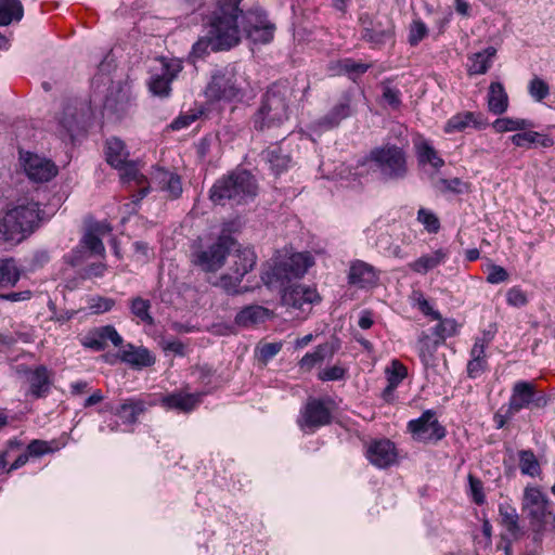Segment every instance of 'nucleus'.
Instances as JSON below:
<instances>
[{"label": "nucleus", "mask_w": 555, "mask_h": 555, "mask_svg": "<svg viewBox=\"0 0 555 555\" xmlns=\"http://www.w3.org/2000/svg\"><path fill=\"white\" fill-rule=\"evenodd\" d=\"M294 89L287 81L272 83L262 95L257 111L251 117L253 126L258 131L280 127L289 118Z\"/></svg>", "instance_id": "f03ea898"}, {"label": "nucleus", "mask_w": 555, "mask_h": 555, "mask_svg": "<svg viewBox=\"0 0 555 555\" xmlns=\"http://www.w3.org/2000/svg\"><path fill=\"white\" fill-rule=\"evenodd\" d=\"M231 266L229 273L220 278V285L228 292L234 291L243 278L254 268L256 263V255L251 248L236 247L230 250Z\"/></svg>", "instance_id": "6e6552de"}, {"label": "nucleus", "mask_w": 555, "mask_h": 555, "mask_svg": "<svg viewBox=\"0 0 555 555\" xmlns=\"http://www.w3.org/2000/svg\"><path fill=\"white\" fill-rule=\"evenodd\" d=\"M415 147L417 158L421 164H430L437 169L444 165V160L438 155V152L429 142L422 140L415 144Z\"/></svg>", "instance_id": "ea45409f"}, {"label": "nucleus", "mask_w": 555, "mask_h": 555, "mask_svg": "<svg viewBox=\"0 0 555 555\" xmlns=\"http://www.w3.org/2000/svg\"><path fill=\"white\" fill-rule=\"evenodd\" d=\"M546 398L533 383L519 380L514 384L509 398V413L517 414L522 409L542 408Z\"/></svg>", "instance_id": "9b49d317"}, {"label": "nucleus", "mask_w": 555, "mask_h": 555, "mask_svg": "<svg viewBox=\"0 0 555 555\" xmlns=\"http://www.w3.org/2000/svg\"><path fill=\"white\" fill-rule=\"evenodd\" d=\"M82 248H87L90 253L95 255H103L105 247L101 237L96 233L87 231L80 241V246L73 250L68 256V263L73 267L79 264L83 259Z\"/></svg>", "instance_id": "b1692460"}, {"label": "nucleus", "mask_w": 555, "mask_h": 555, "mask_svg": "<svg viewBox=\"0 0 555 555\" xmlns=\"http://www.w3.org/2000/svg\"><path fill=\"white\" fill-rule=\"evenodd\" d=\"M529 94L538 102L544 100L550 93L548 85L538 76H534L528 86Z\"/></svg>", "instance_id": "3c124183"}, {"label": "nucleus", "mask_w": 555, "mask_h": 555, "mask_svg": "<svg viewBox=\"0 0 555 555\" xmlns=\"http://www.w3.org/2000/svg\"><path fill=\"white\" fill-rule=\"evenodd\" d=\"M442 344L431 333L423 331L417 339V351L422 363L430 365L435 360L437 348Z\"/></svg>", "instance_id": "72a5a7b5"}, {"label": "nucleus", "mask_w": 555, "mask_h": 555, "mask_svg": "<svg viewBox=\"0 0 555 555\" xmlns=\"http://www.w3.org/2000/svg\"><path fill=\"white\" fill-rule=\"evenodd\" d=\"M246 78L234 66L217 69L206 88L208 98L216 101L241 100L245 95Z\"/></svg>", "instance_id": "0eeeda50"}, {"label": "nucleus", "mask_w": 555, "mask_h": 555, "mask_svg": "<svg viewBox=\"0 0 555 555\" xmlns=\"http://www.w3.org/2000/svg\"><path fill=\"white\" fill-rule=\"evenodd\" d=\"M21 278V271L13 258L0 260V286H14Z\"/></svg>", "instance_id": "a19ab883"}, {"label": "nucleus", "mask_w": 555, "mask_h": 555, "mask_svg": "<svg viewBox=\"0 0 555 555\" xmlns=\"http://www.w3.org/2000/svg\"><path fill=\"white\" fill-rule=\"evenodd\" d=\"M427 34L428 29L422 21H413L409 29V43L412 47L417 46L427 36Z\"/></svg>", "instance_id": "6e6d98bb"}, {"label": "nucleus", "mask_w": 555, "mask_h": 555, "mask_svg": "<svg viewBox=\"0 0 555 555\" xmlns=\"http://www.w3.org/2000/svg\"><path fill=\"white\" fill-rule=\"evenodd\" d=\"M393 28L391 20L383 15L364 26L362 37L374 47H380L393 40Z\"/></svg>", "instance_id": "6ab92c4d"}, {"label": "nucleus", "mask_w": 555, "mask_h": 555, "mask_svg": "<svg viewBox=\"0 0 555 555\" xmlns=\"http://www.w3.org/2000/svg\"><path fill=\"white\" fill-rule=\"evenodd\" d=\"M282 349V343H266L260 346V357L263 360H269L276 356Z\"/></svg>", "instance_id": "338daca9"}, {"label": "nucleus", "mask_w": 555, "mask_h": 555, "mask_svg": "<svg viewBox=\"0 0 555 555\" xmlns=\"http://www.w3.org/2000/svg\"><path fill=\"white\" fill-rule=\"evenodd\" d=\"M201 402L199 393H188L183 391L172 392L162 398L160 403L169 410H177L182 413L193 411Z\"/></svg>", "instance_id": "4be33fe9"}, {"label": "nucleus", "mask_w": 555, "mask_h": 555, "mask_svg": "<svg viewBox=\"0 0 555 555\" xmlns=\"http://www.w3.org/2000/svg\"><path fill=\"white\" fill-rule=\"evenodd\" d=\"M151 302L149 299H144L140 296L134 297L130 300L131 313L140 321L146 324H153L154 319L150 313Z\"/></svg>", "instance_id": "49530a36"}, {"label": "nucleus", "mask_w": 555, "mask_h": 555, "mask_svg": "<svg viewBox=\"0 0 555 555\" xmlns=\"http://www.w3.org/2000/svg\"><path fill=\"white\" fill-rule=\"evenodd\" d=\"M511 141L514 145L526 149L551 147L554 145V140L550 135L531 130L512 135Z\"/></svg>", "instance_id": "7c9ffc66"}, {"label": "nucleus", "mask_w": 555, "mask_h": 555, "mask_svg": "<svg viewBox=\"0 0 555 555\" xmlns=\"http://www.w3.org/2000/svg\"><path fill=\"white\" fill-rule=\"evenodd\" d=\"M507 280H508V273L503 267L496 266V264H492L490 267V271L487 276V281L489 283L499 284V283L505 282Z\"/></svg>", "instance_id": "680f3d73"}, {"label": "nucleus", "mask_w": 555, "mask_h": 555, "mask_svg": "<svg viewBox=\"0 0 555 555\" xmlns=\"http://www.w3.org/2000/svg\"><path fill=\"white\" fill-rule=\"evenodd\" d=\"M500 524L515 539L520 534L519 515L509 504H500L499 506Z\"/></svg>", "instance_id": "4c0bfd02"}, {"label": "nucleus", "mask_w": 555, "mask_h": 555, "mask_svg": "<svg viewBox=\"0 0 555 555\" xmlns=\"http://www.w3.org/2000/svg\"><path fill=\"white\" fill-rule=\"evenodd\" d=\"M439 323L434 327L433 335L437 337L438 341L443 344L448 337L456 334L457 324L452 319H440Z\"/></svg>", "instance_id": "8fccbe9b"}, {"label": "nucleus", "mask_w": 555, "mask_h": 555, "mask_svg": "<svg viewBox=\"0 0 555 555\" xmlns=\"http://www.w3.org/2000/svg\"><path fill=\"white\" fill-rule=\"evenodd\" d=\"M22 2H0V26H7L23 17Z\"/></svg>", "instance_id": "c03bdc74"}, {"label": "nucleus", "mask_w": 555, "mask_h": 555, "mask_svg": "<svg viewBox=\"0 0 555 555\" xmlns=\"http://www.w3.org/2000/svg\"><path fill=\"white\" fill-rule=\"evenodd\" d=\"M492 127L496 132L518 131L531 128L532 122L522 118L504 117L494 120Z\"/></svg>", "instance_id": "37998d69"}, {"label": "nucleus", "mask_w": 555, "mask_h": 555, "mask_svg": "<svg viewBox=\"0 0 555 555\" xmlns=\"http://www.w3.org/2000/svg\"><path fill=\"white\" fill-rule=\"evenodd\" d=\"M328 347L327 345H319L313 352L306 353L299 361V367L302 371H310L317 364L321 363L325 359V354Z\"/></svg>", "instance_id": "09e8293b"}, {"label": "nucleus", "mask_w": 555, "mask_h": 555, "mask_svg": "<svg viewBox=\"0 0 555 555\" xmlns=\"http://www.w3.org/2000/svg\"><path fill=\"white\" fill-rule=\"evenodd\" d=\"M270 317L269 309L259 305H250L237 312L234 322L238 326L250 327L264 323Z\"/></svg>", "instance_id": "393cba45"}, {"label": "nucleus", "mask_w": 555, "mask_h": 555, "mask_svg": "<svg viewBox=\"0 0 555 555\" xmlns=\"http://www.w3.org/2000/svg\"><path fill=\"white\" fill-rule=\"evenodd\" d=\"M492 337L493 336L488 333L485 334L481 338H476L475 344L470 350L472 359L487 360L485 350L489 343L492 340Z\"/></svg>", "instance_id": "4d7b16f0"}, {"label": "nucleus", "mask_w": 555, "mask_h": 555, "mask_svg": "<svg viewBox=\"0 0 555 555\" xmlns=\"http://www.w3.org/2000/svg\"><path fill=\"white\" fill-rule=\"evenodd\" d=\"M114 305L115 301L112 298L96 297L91 299L90 308L93 309L95 313H102L109 311Z\"/></svg>", "instance_id": "69168bd1"}, {"label": "nucleus", "mask_w": 555, "mask_h": 555, "mask_svg": "<svg viewBox=\"0 0 555 555\" xmlns=\"http://www.w3.org/2000/svg\"><path fill=\"white\" fill-rule=\"evenodd\" d=\"M469 487L473 495V500L476 504L481 505L485 503V494L482 482L474 477L473 475L468 476Z\"/></svg>", "instance_id": "052dcab7"}, {"label": "nucleus", "mask_w": 555, "mask_h": 555, "mask_svg": "<svg viewBox=\"0 0 555 555\" xmlns=\"http://www.w3.org/2000/svg\"><path fill=\"white\" fill-rule=\"evenodd\" d=\"M487 369V360L470 359L467 364V373L470 378H476Z\"/></svg>", "instance_id": "774afa93"}, {"label": "nucleus", "mask_w": 555, "mask_h": 555, "mask_svg": "<svg viewBox=\"0 0 555 555\" xmlns=\"http://www.w3.org/2000/svg\"><path fill=\"white\" fill-rule=\"evenodd\" d=\"M262 158L270 164V168L275 175H280L287 169L291 157L284 154L282 149L278 145L268 147L262 152Z\"/></svg>", "instance_id": "58836bf2"}, {"label": "nucleus", "mask_w": 555, "mask_h": 555, "mask_svg": "<svg viewBox=\"0 0 555 555\" xmlns=\"http://www.w3.org/2000/svg\"><path fill=\"white\" fill-rule=\"evenodd\" d=\"M321 297L315 288L306 285H294L286 288L282 295V301L285 306L307 311L313 304L320 302Z\"/></svg>", "instance_id": "dca6fc26"}, {"label": "nucleus", "mask_w": 555, "mask_h": 555, "mask_svg": "<svg viewBox=\"0 0 555 555\" xmlns=\"http://www.w3.org/2000/svg\"><path fill=\"white\" fill-rule=\"evenodd\" d=\"M39 204L23 201L8 210L0 220V233L7 242H21L33 233L40 221Z\"/></svg>", "instance_id": "20e7f679"}, {"label": "nucleus", "mask_w": 555, "mask_h": 555, "mask_svg": "<svg viewBox=\"0 0 555 555\" xmlns=\"http://www.w3.org/2000/svg\"><path fill=\"white\" fill-rule=\"evenodd\" d=\"M242 2H218L209 17L207 36L199 38L192 53L203 57L209 51H228L240 44L243 37L254 43H270L276 30L267 13L258 7L241 5Z\"/></svg>", "instance_id": "f257e3e1"}, {"label": "nucleus", "mask_w": 555, "mask_h": 555, "mask_svg": "<svg viewBox=\"0 0 555 555\" xmlns=\"http://www.w3.org/2000/svg\"><path fill=\"white\" fill-rule=\"evenodd\" d=\"M152 182L169 198H178L182 194V182L178 173L160 167L154 168L151 173Z\"/></svg>", "instance_id": "aec40b11"}, {"label": "nucleus", "mask_w": 555, "mask_h": 555, "mask_svg": "<svg viewBox=\"0 0 555 555\" xmlns=\"http://www.w3.org/2000/svg\"><path fill=\"white\" fill-rule=\"evenodd\" d=\"M81 345L94 351L104 350L111 341L115 347L122 344V338L112 325L95 327L89 331L81 339Z\"/></svg>", "instance_id": "a211bd4d"}, {"label": "nucleus", "mask_w": 555, "mask_h": 555, "mask_svg": "<svg viewBox=\"0 0 555 555\" xmlns=\"http://www.w3.org/2000/svg\"><path fill=\"white\" fill-rule=\"evenodd\" d=\"M522 508L533 522L547 524V515H551L550 501L539 488L528 487L525 489Z\"/></svg>", "instance_id": "4468645a"}, {"label": "nucleus", "mask_w": 555, "mask_h": 555, "mask_svg": "<svg viewBox=\"0 0 555 555\" xmlns=\"http://www.w3.org/2000/svg\"><path fill=\"white\" fill-rule=\"evenodd\" d=\"M386 373L387 382H390L392 387H398V385L406 377L408 370L400 361L393 360Z\"/></svg>", "instance_id": "603ef678"}, {"label": "nucleus", "mask_w": 555, "mask_h": 555, "mask_svg": "<svg viewBox=\"0 0 555 555\" xmlns=\"http://www.w3.org/2000/svg\"><path fill=\"white\" fill-rule=\"evenodd\" d=\"M470 124H473L476 128L486 127V122L482 120V116L480 114L476 115L472 112L459 113L452 116L444 126L446 133H454L461 132L465 130Z\"/></svg>", "instance_id": "c756f323"}, {"label": "nucleus", "mask_w": 555, "mask_h": 555, "mask_svg": "<svg viewBox=\"0 0 555 555\" xmlns=\"http://www.w3.org/2000/svg\"><path fill=\"white\" fill-rule=\"evenodd\" d=\"M80 117L81 114L77 106L67 105L64 108L60 125L70 138L74 137L75 131L78 129Z\"/></svg>", "instance_id": "79ce46f5"}, {"label": "nucleus", "mask_w": 555, "mask_h": 555, "mask_svg": "<svg viewBox=\"0 0 555 555\" xmlns=\"http://www.w3.org/2000/svg\"><path fill=\"white\" fill-rule=\"evenodd\" d=\"M30 393L36 398L46 396L51 385L50 372L44 365L37 366L28 375Z\"/></svg>", "instance_id": "473e14b6"}, {"label": "nucleus", "mask_w": 555, "mask_h": 555, "mask_svg": "<svg viewBox=\"0 0 555 555\" xmlns=\"http://www.w3.org/2000/svg\"><path fill=\"white\" fill-rule=\"evenodd\" d=\"M408 429L414 440L424 443L438 442L446 436V428L439 423L433 410H427L418 418L410 421Z\"/></svg>", "instance_id": "9d476101"}, {"label": "nucleus", "mask_w": 555, "mask_h": 555, "mask_svg": "<svg viewBox=\"0 0 555 555\" xmlns=\"http://www.w3.org/2000/svg\"><path fill=\"white\" fill-rule=\"evenodd\" d=\"M23 166L27 177L34 182H47L57 173L56 166L49 159L27 153L23 157Z\"/></svg>", "instance_id": "f3484780"}, {"label": "nucleus", "mask_w": 555, "mask_h": 555, "mask_svg": "<svg viewBox=\"0 0 555 555\" xmlns=\"http://www.w3.org/2000/svg\"><path fill=\"white\" fill-rule=\"evenodd\" d=\"M346 370L339 365H334L327 369H324L319 373V379L323 382L327 380H340L345 377Z\"/></svg>", "instance_id": "bf43d9fd"}, {"label": "nucleus", "mask_w": 555, "mask_h": 555, "mask_svg": "<svg viewBox=\"0 0 555 555\" xmlns=\"http://www.w3.org/2000/svg\"><path fill=\"white\" fill-rule=\"evenodd\" d=\"M129 107L128 90L120 83L112 86L104 101V109L117 117L127 113Z\"/></svg>", "instance_id": "5701e85b"}, {"label": "nucleus", "mask_w": 555, "mask_h": 555, "mask_svg": "<svg viewBox=\"0 0 555 555\" xmlns=\"http://www.w3.org/2000/svg\"><path fill=\"white\" fill-rule=\"evenodd\" d=\"M258 191L254 176L247 170H235L218 179L209 191V198L217 205L232 206L247 204Z\"/></svg>", "instance_id": "7ed1b4c3"}, {"label": "nucleus", "mask_w": 555, "mask_h": 555, "mask_svg": "<svg viewBox=\"0 0 555 555\" xmlns=\"http://www.w3.org/2000/svg\"><path fill=\"white\" fill-rule=\"evenodd\" d=\"M383 100L392 108H398L401 104L400 91L392 88L389 81H383L380 83Z\"/></svg>", "instance_id": "5fc2aeb1"}, {"label": "nucleus", "mask_w": 555, "mask_h": 555, "mask_svg": "<svg viewBox=\"0 0 555 555\" xmlns=\"http://www.w3.org/2000/svg\"><path fill=\"white\" fill-rule=\"evenodd\" d=\"M348 278L350 284L361 288L372 286L377 281L374 268L363 261H357L351 266Z\"/></svg>", "instance_id": "cd10ccee"}, {"label": "nucleus", "mask_w": 555, "mask_h": 555, "mask_svg": "<svg viewBox=\"0 0 555 555\" xmlns=\"http://www.w3.org/2000/svg\"><path fill=\"white\" fill-rule=\"evenodd\" d=\"M386 181L403 180L409 173L408 154L396 144L386 143L372 149L366 157Z\"/></svg>", "instance_id": "39448f33"}, {"label": "nucleus", "mask_w": 555, "mask_h": 555, "mask_svg": "<svg viewBox=\"0 0 555 555\" xmlns=\"http://www.w3.org/2000/svg\"><path fill=\"white\" fill-rule=\"evenodd\" d=\"M366 459L378 468H387L398 462V451L389 439H376L366 447Z\"/></svg>", "instance_id": "2eb2a0df"}, {"label": "nucleus", "mask_w": 555, "mask_h": 555, "mask_svg": "<svg viewBox=\"0 0 555 555\" xmlns=\"http://www.w3.org/2000/svg\"><path fill=\"white\" fill-rule=\"evenodd\" d=\"M119 357L122 362L135 369L147 367L155 363V358L146 348L134 347L131 344L120 351Z\"/></svg>", "instance_id": "a878e982"}, {"label": "nucleus", "mask_w": 555, "mask_h": 555, "mask_svg": "<svg viewBox=\"0 0 555 555\" xmlns=\"http://www.w3.org/2000/svg\"><path fill=\"white\" fill-rule=\"evenodd\" d=\"M106 271V266L103 262H96L86 266L82 269L81 276L83 279L101 278Z\"/></svg>", "instance_id": "0e129e2a"}, {"label": "nucleus", "mask_w": 555, "mask_h": 555, "mask_svg": "<svg viewBox=\"0 0 555 555\" xmlns=\"http://www.w3.org/2000/svg\"><path fill=\"white\" fill-rule=\"evenodd\" d=\"M236 245V242L230 236H221L206 250H199L193 255V262L204 271L215 272L221 268L227 254Z\"/></svg>", "instance_id": "f8f14e48"}, {"label": "nucleus", "mask_w": 555, "mask_h": 555, "mask_svg": "<svg viewBox=\"0 0 555 555\" xmlns=\"http://www.w3.org/2000/svg\"><path fill=\"white\" fill-rule=\"evenodd\" d=\"M313 264L314 259L310 253H292L276 258L274 264L262 274L261 279L269 286L275 284L283 286L292 280L302 278Z\"/></svg>", "instance_id": "423d86ee"}, {"label": "nucleus", "mask_w": 555, "mask_h": 555, "mask_svg": "<svg viewBox=\"0 0 555 555\" xmlns=\"http://www.w3.org/2000/svg\"><path fill=\"white\" fill-rule=\"evenodd\" d=\"M117 168L121 171L120 177L124 182H133L139 188L138 195H134L137 197L135 202L144 198L150 191V185L147 178L140 172L137 165L127 160L125 165Z\"/></svg>", "instance_id": "bb28decb"}, {"label": "nucleus", "mask_w": 555, "mask_h": 555, "mask_svg": "<svg viewBox=\"0 0 555 555\" xmlns=\"http://www.w3.org/2000/svg\"><path fill=\"white\" fill-rule=\"evenodd\" d=\"M496 54L494 47H488L483 51L473 53L468 56L467 73L469 76L483 75L491 67L492 59Z\"/></svg>", "instance_id": "2f4dec72"}, {"label": "nucleus", "mask_w": 555, "mask_h": 555, "mask_svg": "<svg viewBox=\"0 0 555 555\" xmlns=\"http://www.w3.org/2000/svg\"><path fill=\"white\" fill-rule=\"evenodd\" d=\"M506 301L511 306L522 307L527 304L528 299L526 293L521 288L514 286L508 289L506 294Z\"/></svg>", "instance_id": "13d9d810"}, {"label": "nucleus", "mask_w": 555, "mask_h": 555, "mask_svg": "<svg viewBox=\"0 0 555 555\" xmlns=\"http://www.w3.org/2000/svg\"><path fill=\"white\" fill-rule=\"evenodd\" d=\"M129 158L126 144L118 138L106 141V160L113 167H121Z\"/></svg>", "instance_id": "c9c22d12"}, {"label": "nucleus", "mask_w": 555, "mask_h": 555, "mask_svg": "<svg viewBox=\"0 0 555 555\" xmlns=\"http://www.w3.org/2000/svg\"><path fill=\"white\" fill-rule=\"evenodd\" d=\"M340 73L347 74L352 80L356 81L358 77L367 72L371 64L356 61L353 59H343L338 62Z\"/></svg>", "instance_id": "de8ad7c7"}, {"label": "nucleus", "mask_w": 555, "mask_h": 555, "mask_svg": "<svg viewBox=\"0 0 555 555\" xmlns=\"http://www.w3.org/2000/svg\"><path fill=\"white\" fill-rule=\"evenodd\" d=\"M107 410L117 415L124 424L133 425L139 421L140 415L146 412L147 403L140 398H128L121 400L115 410L107 406Z\"/></svg>", "instance_id": "412c9836"}, {"label": "nucleus", "mask_w": 555, "mask_h": 555, "mask_svg": "<svg viewBox=\"0 0 555 555\" xmlns=\"http://www.w3.org/2000/svg\"><path fill=\"white\" fill-rule=\"evenodd\" d=\"M519 468L524 475L535 477L540 475V464L531 450H521L518 453Z\"/></svg>", "instance_id": "a18cd8bd"}, {"label": "nucleus", "mask_w": 555, "mask_h": 555, "mask_svg": "<svg viewBox=\"0 0 555 555\" xmlns=\"http://www.w3.org/2000/svg\"><path fill=\"white\" fill-rule=\"evenodd\" d=\"M160 68L152 75L149 82L151 92L158 96H168L171 91V82L181 72L182 66L178 61L166 60L162 57L159 60Z\"/></svg>", "instance_id": "ddd939ff"}, {"label": "nucleus", "mask_w": 555, "mask_h": 555, "mask_svg": "<svg viewBox=\"0 0 555 555\" xmlns=\"http://www.w3.org/2000/svg\"><path fill=\"white\" fill-rule=\"evenodd\" d=\"M488 107L493 114L501 115L508 107V95L501 82H491L488 93Z\"/></svg>", "instance_id": "f704fd0d"}, {"label": "nucleus", "mask_w": 555, "mask_h": 555, "mask_svg": "<svg viewBox=\"0 0 555 555\" xmlns=\"http://www.w3.org/2000/svg\"><path fill=\"white\" fill-rule=\"evenodd\" d=\"M448 250L443 248H439L430 254H426L409 263V268L420 274H426L430 270L442 264L448 258Z\"/></svg>", "instance_id": "c85d7f7f"}, {"label": "nucleus", "mask_w": 555, "mask_h": 555, "mask_svg": "<svg viewBox=\"0 0 555 555\" xmlns=\"http://www.w3.org/2000/svg\"><path fill=\"white\" fill-rule=\"evenodd\" d=\"M27 450L29 452V455L33 456H41L43 454L52 452V449L50 448L47 441L38 439L30 441V443L27 447Z\"/></svg>", "instance_id": "e2e57ef3"}, {"label": "nucleus", "mask_w": 555, "mask_h": 555, "mask_svg": "<svg viewBox=\"0 0 555 555\" xmlns=\"http://www.w3.org/2000/svg\"><path fill=\"white\" fill-rule=\"evenodd\" d=\"M417 220L429 233H437L440 229V222L437 216L425 208L418 210Z\"/></svg>", "instance_id": "864d4df0"}, {"label": "nucleus", "mask_w": 555, "mask_h": 555, "mask_svg": "<svg viewBox=\"0 0 555 555\" xmlns=\"http://www.w3.org/2000/svg\"><path fill=\"white\" fill-rule=\"evenodd\" d=\"M335 403L332 399H309L298 420L301 429L314 430L331 424Z\"/></svg>", "instance_id": "1a4fd4ad"}, {"label": "nucleus", "mask_w": 555, "mask_h": 555, "mask_svg": "<svg viewBox=\"0 0 555 555\" xmlns=\"http://www.w3.org/2000/svg\"><path fill=\"white\" fill-rule=\"evenodd\" d=\"M350 114V101L349 99H344L339 103L334 105L332 109L319 120V125L324 126L326 128H334L338 126L340 121L347 118Z\"/></svg>", "instance_id": "e433bc0d"}]
</instances>
